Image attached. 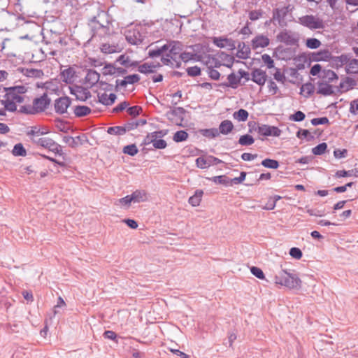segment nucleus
<instances>
[{
  "label": "nucleus",
  "mask_w": 358,
  "mask_h": 358,
  "mask_svg": "<svg viewBox=\"0 0 358 358\" xmlns=\"http://www.w3.org/2000/svg\"><path fill=\"white\" fill-rule=\"evenodd\" d=\"M25 74L28 77L41 78L43 76V72L41 69H27Z\"/></svg>",
  "instance_id": "864d4df0"
},
{
  "label": "nucleus",
  "mask_w": 358,
  "mask_h": 358,
  "mask_svg": "<svg viewBox=\"0 0 358 358\" xmlns=\"http://www.w3.org/2000/svg\"><path fill=\"white\" fill-rule=\"evenodd\" d=\"M107 133L110 135L122 136L125 134V129H123V126H115L108 127Z\"/></svg>",
  "instance_id": "c03bdc74"
},
{
  "label": "nucleus",
  "mask_w": 358,
  "mask_h": 358,
  "mask_svg": "<svg viewBox=\"0 0 358 358\" xmlns=\"http://www.w3.org/2000/svg\"><path fill=\"white\" fill-rule=\"evenodd\" d=\"M20 113L27 114V115H34L36 114L33 105H27V106H22L20 108V110L18 111Z\"/></svg>",
  "instance_id": "bf43d9fd"
},
{
  "label": "nucleus",
  "mask_w": 358,
  "mask_h": 358,
  "mask_svg": "<svg viewBox=\"0 0 358 358\" xmlns=\"http://www.w3.org/2000/svg\"><path fill=\"white\" fill-rule=\"evenodd\" d=\"M294 7L289 4L287 6L274 8L272 11V18L270 22L278 24L280 27H285L288 25L287 17L293 10Z\"/></svg>",
  "instance_id": "20e7f679"
},
{
  "label": "nucleus",
  "mask_w": 358,
  "mask_h": 358,
  "mask_svg": "<svg viewBox=\"0 0 358 358\" xmlns=\"http://www.w3.org/2000/svg\"><path fill=\"white\" fill-rule=\"evenodd\" d=\"M1 103L4 106L6 110L14 112L17 110L16 103L10 99L5 98V99L1 100Z\"/></svg>",
  "instance_id": "79ce46f5"
},
{
  "label": "nucleus",
  "mask_w": 358,
  "mask_h": 358,
  "mask_svg": "<svg viewBox=\"0 0 358 358\" xmlns=\"http://www.w3.org/2000/svg\"><path fill=\"white\" fill-rule=\"evenodd\" d=\"M311 124L314 126L320 124H326L329 123V120L327 117H317L311 120Z\"/></svg>",
  "instance_id": "338daca9"
},
{
  "label": "nucleus",
  "mask_w": 358,
  "mask_h": 358,
  "mask_svg": "<svg viewBox=\"0 0 358 358\" xmlns=\"http://www.w3.org/2000/svg\"><path fill=\"white\" fill-rule=\"evenodd\" d=\"M203 194V190L196 189L194 194L189 198V203L194 207L199 206Z\"/></svg>",
  "instance_id": "7c9ffc66"
},
{
  "label": "nucleus",
  "mask_w": 358,
  "mask_h": 358,
  "mask_svg": "<svg viewBox=\"0 0 358 358\" xmlns=\"http://www.w3.org/2000/svg\"><path fill=\"white\" fill-rule=\"evenodd\" d=\"M194 56V53L188 52H180V54L179 55V59L184 62H187L193 59Z\"/></svg>",
  "instance_id": "774afa93"
},
{
  "label": "nucleus",
  "mask_w": 358,
  "mask_h": 358,
  "mask_svg": "<svg viewBox=\"0 0 358 358\" xmlns=\"http://www.w3.org/2000/svg\"><path fill=\"white\" fill-rule=\"evenodd\" d=\"M262 59L264 63L266 65L268 69L274 67V62L268 54H264L262 55Z\"/></svg>",
  "instance_id": "69168bd1"
},
{
  "label": "nucleus",
  "mask_w": 358,
  "mask_h": 358,
  "mask_svg": "<svg viewBox=\"0 0 358 358\" xmlns=\"http://www.w3.org/2000/svg\"><path fill=\"white\" fill-rule=\"evenodd\" d=\"M298 22L311 30L323 29L324 27L323 20L313 15H306L300 17L298 20Z\"/></svg>",
  "instance_id": "423d86ee"
},
{
  "label": "nucleus",
  "mask_w": 358,
  "mask_h": 358,
  "mask_svg": "<svg viewBox=\"0 0 358 358\" xmlns=\"http://www.w3.org/2000/svg\"><path fill=\"white\" fill-rule=\"evenodd\" d=\"M3 91H9L22 95L27 92V89L24 85H17L10 87H3Z\"/></svg>",
  "instance_id": "49530a36"
},
{
  "label": "nucleus",
  "mask_w": 358,
  "mask_h": 358,
  "mask_svg": "<svg viewBox=\"0 0 358 358\" xmlns=\"http://www.w3.org/2000/svg\"><path fill=\"white\" fill-rule=\"evenodd\" d=\"M208 179L215 184L223 185L225 187L231 186V178H228L225 175L213 176Z\"/></svg>",
  "instance_id": "2f4dec72"
},
{
  "label": "nucleus",
  "mask_w": 358,
  "mask_h": 358,
  "mask_svg": "<svg viewBox=\"0 0 358 358\" xmlns=\"http://www.w3.org/2000/svg\"><path fill=\"white\" fill-rule=\"evenodd\" d=\"M251 80L259 86H263L267 80L266 71L261 69H253L251 72Z\"/></svg>",
  "instance_id": "ddd939ff"
},
{
  "label": "nucleus",
  "mask_w": 358,
  "mask_h": 358,
  "mask_svg": "<svg viewBox=\"0 0 358 358\" xmlns=\"http://www.w3.org/2000/svg\"><path fill=\"white\" fill-rule=\"evenodd\" d=\"M252 131L257 132L259 135L263 136H271V134L270 133V125L256 122H254V125L249 130L250 132Z\"/></svg>",
  "instance_id": "aec40b11"
},
{
  "label": "nucleus",
  "mask_w": 358,
  "mask_h": 358,
  "mask_svg": "<svg viewBox=\"0 0 358 358\" xmlns=\"http://www.w3.org/2000/svg\"><path fill=\"white\" fill-rule=\"evenodd\" d=\"M147 34L145 27L136 25L125 31V38L129 43L137 45L143 43Z\"/></svg>",
  "instance_id": "7ed1b4c3"
},
{
  "label": "nucleus",
  "mask_w": 358,
  "mask_h": 358,
  "mask_svg": "<svg viewBox=\"0 0 358 358\" xmlns=\"http://www.w3.org/2000/svg\"><path fill=\"white\" fill-rule=\"evenodd\" d=\"M207 72L208 76L213 80H218L220 78V73L213 67H208Z\"/></svg>",
  "instance_id": "13d9d810"
},
{
  "label": "nucleus",
  "mask_w": 358,
  "mask_h": 358,
  "mask_svg": "<svg viewBox=\"0 0 358 358\" xmlns=\"http://www.w3.org/2000/svg\"><path fill=\"white\" fill-rule=\"evenodd\" d=\"M71 94H74L78 100L85 101L90 98L91 92L81 86H76L75 89L71 88Z\"/></svg>",
  "instance_id": "a211bd4d"
},
{
  "label": "nucleus",
  "mask_w": 358,
  "mask_h": 358,
  "mask_svg": "<svg viewBox=\"0 0 358 358\" xmlns=\"http://www.w3.org/2000/svg\"><path fill=\"white\" fill-rule=\"evenodd\" d=\"M220 57L227 62L226 64H224V66L230 69L233 66V64L234 62V57L233 56L222 52Z\"/></svg>",
  "instance_id": "6e6d98bb"
},
{
  "label": "nucleus",
  "mask_w": 358,
  "mask_h": 358,
  "mask_svg": "<svg viewBox=\"0 0 358 358\" xmlns=\"http://www.w3.org/2000/svg\"><path fill=\"white\" fill-rule=\"evenodd\" d=\"M306 45L310 49H316L321 45V42L317 38H309L306 39Z\"/></svg>",
  "instance_id": "09e8293b"
},
{
  "label": "nucleus",
  "mask_w": 358,
  "mask_h": 358,
  "mask_svg": "<svg viewBox=\"0 0 358 358\" xmlns=\"http://www.w3.org/2000/svg\"><path fill=\"white\" fill-rule=\"evenodd\" d=\"M275 283L285 286L289 289H300L301 279L295 274L282 270L274 277Z\"/></svg>",
  "instance_id": "f03ea898"
},
{
  "label": "nucleus",
  "mask_w": 358,
  "mask_h": 358,
  "mask_svg": "<svg viewBox=\"0 0 358 358\" xmlns=\"http://www.w3.org/2000/svg\"><path fill=\"white\" fill-rule=\"evenodd\" d=\"M238 51L236 56L238 58L246 59L250 57V48L245 45L244 42H239L238 44Z\"/></svg>",
  "instance_id": "b1692460"
},
{
  "label": "nucleus",
  "mask_w": 358,
  "mask_h": 358,
  "mask_svg": "<svg viewBox=\"0 0 358 358\" xmlns=\"http://www.w3.org/2000/svg\"><path fill=\"white\" fill-rule=\"evenodd\" d=\"M50 104V99L47 93H44L40 97L35 98L33 100V106L36 113H41L45 110Z\"/></svg>",
  "instance_id": "1a4fd4ad"
},
{
  "label": "nucleus",
  "mask_w": 358,
  "mask_h": 358,
  "mask_svg": "<svg viewBox=\"0 0 358 358\" xmlns=\"http://www.w3.org/2000/svg\"><path fill=\"white\" fill-rule=\"evenodd\" d=\"M296 136L299 138H305L307 139L308 141H310L313 140L315 138L314 136H313L310 134V131L308 129H300L296 132Z\"/></svg>",
  "instance_id": "603ef678"
},
{
  "label": "nucleus",
  "mask_w": 358,
  "mask_h": 358,
  "mask_svg": "<svg viewBox=\"0 0 358 358\" xmlns=\"http://www.w3.org/2000/svg\"><path fill=\"white\" fill-rule=\"evenodd\" d=\"M314 90H315V87L310 83H308L303 85L301 88V91L306 93V94H304V96L306 97H308L310 95H312L314 93Z\"/></svg>",
  "instance_id": "8fccbe9b"
},
{
  "label": "nucleus",
  "mask_w": 358,
  "mask_h": 358,
  "mask_svg": "<svg viewBox=\"0 0 358 358\" xmlns=\"http://www.w3.org/2000/svg\"><path fill=\"white\" fill-rule=\"evenodd\" d=\"M331 58V52L329 50H322L313 54V60L315 62L329 61Z\"/></svg>",
  "instance_id": "bb28decb"
},
{
  "label": "nucleus",
  "mask_w": 358,
  "mask_h": 358,
  "mask_svg": "<svg viewBox=\"0 0 358 358\" xmlns=\"http://www.w3.org/2000/svg\"><path fill=\"white\" fill-rule=\"evenodd\" d=\"M250 272L252 275H254L256 278L263 280L265 278L264 273L262 270L257 266H251Z\"/></svg>",
  "instance_id": "680f3d73"
},
{
  "label": "nucleus",
  "mask_w": 358,
  "mask_h": 358,
  "mask_svg": "<svg viewBox=\"0 0 358 358\" xmlns=\"http://www.w3.org/2000/svg\"><path fill=\"white\" fill-rule=\"evenodd\" d=\"M249 116L248 112L243 108L239 109L233 114V117L235 120L239 122H245L248 120Z\"/></svg>",
  "instance_id": "c9c22d12"
},
{
  "label": "nucleus",
  "mask_w": 358,
  "mask_h": 358,
  "mask_svg": "<svg viewBox=\"0 0 358 358\" xmlns=\"http://www.w3.org/2000/svg\"><path fill=\"white\" fill-rule=\"evenodd\" d=\"M187 75L191 77H195L201 75V69L197 66L189 67L186 69Z\"/></svg>",
  "instance_id": "052dcab7"
},
{
  "label": "nucleus",
  "mask_w": 358,
  "mask_h": 358,
  "mask_svg": "<svg viewBox=\"0 0 358 358\" xmlns=\"http://www.w3.org/2000/svg\"><path fill=\"white\" fill-rule=\"evenodd\" d=\"M347 64H348L347 66L345 67V71L348 74L358 73V59H350Z\"/></svg>",
  "instance_id": "f704fd0d"
},
{
  "label": "nucleus",
  "mask_w": 358,
  "mask_h": 358,
  "mask_svg": "<svg viewBox=\"0 0 358 358\" xmlns=\"http://www.w3.org/2000/svg\"><path fill=\"white\" fill-rule=\"evenodd\" d=\"M228 83H222V86L230 87L233 89H236L241 82V78L236 76L234 73H231L227 76Z\"/></svg>",
  "instance_id": "c756f323"
},
{
  "label": "nucleus",
  "mask_w": 358,
  "mask_h": 358,
  "mask_svg": "<svg viewBox=\"0 0 358 358\" xmlns=\"http://www.w3.org/2000/svg\"><path fill=\"white\" fill-rule=\"evenodd\" d=\"M186 110L182 107H175L166 113V117L171 121L175 122L177 125H182L184 121V115Z\"/></svg>",
  "instance_id": "6e6552de"
},
{
  "label": "nucleus",
  "mask_w": 358,
  "mask_h": 358,
  "mask_svg": "<svg viewBox=\"0 0 358 358\" xmlns=\"http://www.w3.org/2000/svg\"><path fill=\"white\" fill-rule=\"evenodd\" d=\"M233 129H234V124L231 122V121L228 120H223L222 122H221V123L219 126V129H218L219 134H222L224 135H227V134H229L233 130Z\"/></svg>",
  "instance_id": "c85d7f7f"
},
{
  "label": "nucleus",
  "mask_w": 358,
  "mask_h": 358,
  "mask_svg": "<svg viewBox=\"0 0 358 358\" xmlns=\"http://www.w3.org/2000/svg\"><path fill=\"white\" fill-rule=\"evenodd\" d=\"M276 39L280 43L292 46L298 45L299 36L298 34L290 30L283 29L277 34Z\"/></svg>",
  "instance_id": "0eeeda50"
},
{
  "label": "nucleus",
  "mask_w": 358,
  "mask_h": 358,
  "mask_svg": "<svg viewBox=\"0 0 358 358\" xmlns=\"http://www.w3.org/2000/svg\"><path fill=\"white\" fill-rule=\"evenodd\" d=\"M254 142V138L249 134L241 136L238 140V143L243 146L251 145Z\"/></svg>",
  "instance_id": "a19ab883"
},
{
  "label": "nucleus",
  "mask_w": 358,
  "mask_h": 358,
  "mask_svg": "<svg viewBox=\"0 0 358 358\" xmlns=\"http://www.w3.org/2000/svg\"><path fill=\"white\" fill-rule=\"evenodd\" d=\"M92 110L86 106H76L74 107V114L76 117H81L89 115Z\"/></svg>",
  "instance_id": "72a5a7b5"
},
{
  "label": "nucleus",
  "mask_w": 358,
  "mask_h": 358,
  "mask_svg": "<svg viewBox=\"0 0 358 358\" xmlns=\"http://www.w3.org/2000/svg\"><path fill=\"white\" fill-rule=\"evenodd\" d=\"M269 43V38L264 34H258L251 41V46L253 50L266 48Z\"/></svg>",
  "instance_id": "4468645a"
},
{
  "label": "nucleus",
  "mask_w": 358,
  "mask_h": 358,
  "mask_svg": "<svg viewBox=\"0 0 358 358\" xmlns=\"http://www.w3.org/2000/svg\"><path fill=\"white\" fill-rule=\"evenodd\" d=\"M320 81L324 83H333L338 79V76L332 70L323 69L320 76Z\"/></svg>",
  "instance_id": "412c9836"
},
{
  "label": "nucleus",
  "mask_w": 358,
  "mask_h": 358,
  "mask_svg": "<svg viewBox=\"0 0 358 358\" xmlns=\"http://www.w3.org/2000/svg\"><path fill=\"white\" fill-rule=\"evenodd\" d=\"M71 100L69 96L59 97L55 101L54 108L56 113L64 114L71 106Z\"/></svg>",
  "instance_id": "9b49d317"
},
{
  "label": "nucleus",
  "mask_w": 358,
  "mask_h": 358,
  "mask_svg": "<svg viewBox=\"0 0 358 358\" xmlns=\"http://www.w3.org/2000/svg\"><path fill=\"white\" fill-rule=\"evenodd\" d=\"M12 153L14 156L24 157L27 155V151L22 143H17L14 145Z\"/></svg>",
  "instance_id": "ea45409f"
},
{
  "label": "nucleus",
  "mask_w": 358,
  "mask_h": 358,
  "mask_svg": "<svg viewBox=\"0 0 358 358\" xmlns=\"http://www.w3.org/2000/svg\"><path fill=\"white\" fill-rule=\"evenodd\" d=\"M221 163H224L223 161L212 155H208L206 158L200 157L196 159V166L201 169H206L211 165H217Z\"/></svg>",
  "instance_id": "9d476101"
},
{
  "label": "nucleus",
  "mask_w": 358,
  "mask_h": 358,
  "mask_svg": "<svg viewBox=\"0 0 358 358\" xmlns=\"http://www.w3.org/2000/svg\"><path fill=\"white\" fill-rule=\"evenodd\" d=\"M261 164L266 168L272 169H277L280 166L278 161L269 158L262 160Z\"/></svg>",
  "instance_id": "4c0bfd02"
},
{
  "label": "nucleus",
  "mask_w": 358,
  "mask_h": 358,
  "mask_svg": "<svg viewBox=\"0 0 358 358\" xmlns=\"http://www.w3.org/2000/svg\"><path fill=\"white\" fill-rule=\"evenodd\" d=\"M99 78L100 74L98 72L93 69H89L85 78V83L89 84L90 87H92L98 83Z\"/></svg>",
  "instance_id": "393cba45"
},
{
  "label": "nucleus",
  "mask_w": 358,
  "mask_h": 358,
  "mask_svg": "<svg viewBox=\"0 0 358 358\" xmlns=\"http://www.w3.org/2000/svg\"><path fill=\"white\" fill-rule=\"evenodd\" d=\"M63 141L67 143L71 148H74L78 145H83L88 140L85 135L78 136L76 137H72L69 136H65L63 137Z\"/></svg>",
  "instance_id": "2eb2a0df"
},
{
  "label": "nucleus",
  "mask_w": 358,
  "mask_h": 358,
  "mask_svg": "<svg viewBox=\"0 0 358 358\" xmlns=\"http://www.w3.org/2000/svg\"><path fill=\"white\" fill-rule=\"evenodd\" d=\"M327 149V144L326 143H321L312 149V152L315 155H321L326 152Z\"/></svg>",
  "instance_id": "de8ad7c7"
},
{
  "label": "nucleus",
  "mask_w": 358,
  "mask_h": 358,
  "mask_svg": "<svg viewBox=\"0 0 358 358\" xmlns=\"http://www.w3.org/2000/svg\"><path fill=\"white\" fill-rule=\"evenodd\" d=\"M200 133L203 136L207 137V138H215L220 135L218 129L216 128L201 129L200 131Z\"/></svg>",
  "instance_id": "37998d69"
},
{
  "label": "nucleus",
  "mask_w": 358,
  "mask_h": 358,
  "mask_svg": "<svg viewBox=\"0 0 358 358\" xmlns=\"http://www.w3.org/2000/svg\"><path fill=\"white\" fill-rule=\"evenodd\" d=\"M31 141L34 144L47 148L55 154L63 155L62 146L50 138L43 137L38 139L32 138Z\"/></svg>",
  "instance_id": "39448f33"
},
{
  "label": "nucleus",
  "mask_w": 358,
  "mask_h": 358,
  "mask_svg": "<svg viewBox=\"0 0 358 358\" xmlns=\"http://www.w3.org/2000/svg\"><path fill=\"white\" fill-rule=\"evenodd\" d=\"M76 72L73 67L68 66L62 70L60 73L61 79L66 84H72L76 77Z\"/></svg>",
  "instance_id": "dca6fc26"
},
{
  "label": "nucleus",
  "mask_w": 358,
  "mask_h": 358,
  "mask_svg": "<svg viewBox=\"0 0 358 358\" xmlns=\"http://www.w3.org/2000/svg\"><path fill=\"white\" fill-rule=\"evenodd\" d=\"M166 45L168 47V50H169L167 57H170L171 56L176 57V55H180L183 48L182 43L178 41H171Z\"/></svg>",
  "instance_id": "6ab92c4d"
},
{
  "label": "nucleus",
  "mask_w": 358,
  "mask_h": 358,
  "mask_svg": "<svg viewBox=\"0 0 358 358\" xmlns=\"http://www.w3.org/2000/svg\"><path fill=\"white\" fill-rule=\"evenodd\" d=\"M138 71L143 74L152 73L155 72V70L150 69L149 63H144L138 66Z\"/></svg>",
  "instance_id": "0e129e2a"
},
{
  "label": "nucleus",
  "mask_w": 358,
  "mask_h": 358,
  "mask_svg": "<svg viewBox=\"0 0 358 358\" xmlns=\"http://www.w3.org/2000/svg\"><path fill=\"white\" fill-rule=\"evenodd\" d=\"M317 93L319 94H322L323 96H330L332 95L334 92L333 90V86L328 83L317 82Z\"/></svg>",
  "instance_id": "4be33fe9"
},
{
  "label": "nucleus",
  "mask_w": 358,
  "mask_h": 358,
  "mask_svg": "<svg viewBox=\"0 0 358 358\" xmlns=\"http://www.w3.org/2000/svg\"><path fill=\"white\" fill-rule=\"evenodd\" d=\"M115 63H119L125 68L136 67L138 65V62H133L130 59L129 56H126L124 55L119 56L116 59Z\"/></svg>",
  "instance_id": "a878e982"
},
{
  "label": "nucleus",
  "mask_w": 358,
  "mask_h": 358,
  "mask_svg": "<svg viewBox=\"0 0 358 358\" xmlns=\"http://www.w3.org/2000/svg\"><path fill=\"white\" fill-rule=\"evenodd\" d=\"M188 138V134L185 130H180L176 131L173 137V139L176 143L182 142Z\"/></svg>",
  "instance_id": "a18cd8bd"
},
{
  "label": "nucleus",
  "mask_w": 358,
  "mask_h": 358,
  "mask_svg": "<svg viewBox=\"0 0 358 358\" xmlns=\"http://www.w3.org/2000/svg\"><path fill=\"white\" fill-rule=\"evenodd\" d=\"M111 24V16L104 10H99L96 15L88 20L92 37L103 38L110 36L113 32Z\"/></svg>",
  "instance_id": "f257e3e1"
},
{
  "label": "nucleus",
  "mask_w": 358,
  "mask_h": 358,
  "mask_svg": "<svg viewBox=\"0 0 358 358\" xmlns=\"http://www.w3.org/2000/svg\"><path fill=\"white\" fill-rule=\"evenodd\" d=\"M213 43L220 48H227L228 50L232 51L236 49V41L232 38L225 37H215Z\"/></svg>",
  "instance_id": "f8f14e48"
},
{
  "label": "nucleus",
  "mask_w": 358,
  "mask_h": 358,
  "mask_svg": "<svg viewBox=\"0 0 358 358\" xmlns=\"http://www.w3.org/2000/svg\"><path fill=\"white\" fill-rule=\"evenodd\" d=\"M357 81L350 77H345L342 80L339 85L337 87V91L340 94L348 92L350 90L353 89L357 85Z\"/></svg>",
  "instance_id": "f3484780"
},
{
  "label": "nucleus",
  "mask_w": 358,
  "mask_h": 358,
  "mask_svg": "<svg viewBox=\"0 0 358 358\" xmlns=\"http://www.w3.org/2000/svg\"><path fill=\"white\" fill-rule=\"evenodd\" d=\"M153 44L149 45L150 48L148 51V56L151 58L157 57L162 55L164 52L168 50V47L164 44L161 47L155 46V48H152Z\"/></svg>",
  "instance_id": "cd10ccee"
},
{
  "label": "nucleus",
  "mask_w": 358,
  "mask_h": 358,
  "mask_svg": "<svg viewBox=\"0 0 358 358\" xmlns=\"http://www.w3.org/2000/svg\"><path fill=\"white\" fill-rule=\"evenodd\" d=\"M127 111L129 115L136 117L142 112V108L139 106H134L129 107Z\"/></svg>",
  "instance_id": "e2e57ef3"
},
{
  "label": "nucleus",
  "mask_w": 358,
  "mask_h": 358,
  "mask_svg": "<svg viewBox=\"0 0 358 358\" xmlns=\"http://www.w3.org/2000/svg\"><path fill=\"white\" fill-rule=\"evenodd\" d=\"M49 132L48 129L46 128L40 129L37 127H31L30 130L27 132V136H40L45 135Z\"/></svg>",
  "instance_id": "e433bc0d"
},
{
  "label": "nucleus",
  "mask_w": 358,
  "mask_h": 358,
  "mask_svg": "<svg viewBox=\"0 0 358 358\" xmlns=\"http://www.w3.org/2000/svg\"><path fill=\"white\" fill-rule=\"evenodd\" d=\"M123 152L133 157L138 152V149L135 144H131L124 147Z\"/></svg>",
  "instance_id": "3c124183"
},
{
  "label": "nucleus",
  "mask_w": 358,
  "mask_h": 358,
  "mask_svg": "<svg viewBox=\"0 0 358 358\" xmlns=\"http://www.w3.org/2000/svg\"><path fill=\"white\" fill-rule=\"evenodd\" d=\"M6 93L4 95V98L10 99L13 101L15 103H22L24 101V97L19 94H16L14 92H11L9 91H5Z\"/></svg>",
  "instance_id": "58836bf2"
},
{
  "label": "nucleus",
  "mask_w": 358,
  "mask_h": 358,
  "mask_svg": "<svg viewBox=\"0 0 358 358\" xmlns=\"http://www.w3.org/2000/svg\"><path fill=\"white\" fill-rule=\"evenodd\" d=\"M306 118V115L303 112L298 110L294 114L290 115L289 120L294 122H301Z\"/></svg>",
  "instance_id": "5fc2aeb1"
},
{
  "label": "nucleus",
  "mask_w": 358,
  "mask_h": 358,
  "mask_svg": "<svg viewBox=\"0 0 358 358\" xmlns=\"http://www.w3.org/2000/svg\"><path fill=\"white\" fill-rule=\"evenodd\" d=\"M264 11L262 10H252L249 12V19L251 21H255L262 17Z\"/></svg>",
  "instance_id": "4d7b16f0"
},
{
  "label": "nucleus",
  "mask_w": 358,
  "mask_h": 358,
  "mask_svg": "<svg viewBox=\"0 0 358 358\" xmlns=\"http://www.w3.org/2000/svg\"><path fill=\"white\" fill-rule=\"evenodd\" d=\"M132 201L134 203H140L147 200V195L143 190H136L131 194Z\"/></svg>",
  "instance_id": "473e14b6"
},
{
  "label": "nucleus",
  "mask_w": 358,
  "mask_h": 358,
  "mask_svg": "<svg viewBox=\"0 0 358 358\" xmlns=\"http://www.w3.org/2000/svg\"><path fill=\"white\" fill-rule=\"evenodd\" d=\"M350 60V57L348 55L343 54L340 56H332L329 61H331L332 66L339 69L343 65L346 64Z\"/></svg>",
  "instance_id": "5701e85b"
}]
</instances>
